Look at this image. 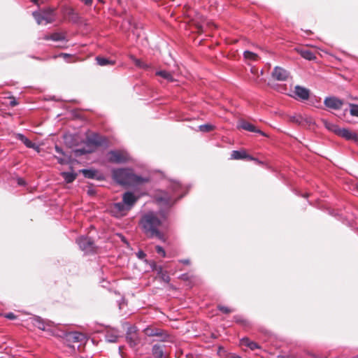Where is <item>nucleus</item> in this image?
<instances>
[{
	"label": "nucleus",
	"mask_w": 358,
	"mask_h": 358,
	"mask_svg": "<svg viewBox=\"0 0 358 358\" xmlns=\"http://www.w3.org/2000/svg\"><path fill=\"white\" fill-rule=\"evenodd\" d=\"M33 17L38 25L50 24L55 21V8L48 7L33 13Z\"/></svg>",
	"instance_id": "3"
},
{
	"label": "nucleus",
	"mask_w": 358,
	"mask_h": 358,
	"mask_svg": "<svg viewBox=\"0 0 358 358\" xmlns=\"http://www.w3.org/2000/svg\"><path fill=\"white\" fill-rule=\"evenodd\" d=\"M50 38L52 41H61L65 40V36L63 34L59 32H55L50 34Z\"/></svg>",
	"instance_id": "30"
},
{
	"label": "nucleus",
	"mask_w": 358,
	"mask_h": 358,
	"mask_svg": "<svg viewBox=\"0 0 358 358\" xmlns=\"http://www.w3.org/2000/svg\"><path fill=\"white\" fill-rule=\"evenodd\" d=\"M294 93L302 100H308L310 96L309 90L299 85L295 87Z\"/></svg>",
	"instance_id": "14"
},
{
	"label": "nucleus",
	"mask_w": 358,
	"mask_h": 358,
	"mask_svg": "<svg viewBox=\"0 0 358 358\" xmlns=\"http://www.w3.org/2000/svg\"><path fill=\"white\" fill-rule=\"evenodd\" d=\"M131 58L132 59V60L134 61V64H135V65L136 66L141 67V68H145V65L140 59H136V57H134L133 56H131Z\"/></svg>",
	"instance_id": "38"
},
{
	"label": "nucleus",
	"mask_w": 358,
	"mask_h": 358,
	"mask_svg": "<svg viewBox=\"0 0 358 358\" xmlns=\"http://www.w3.org/2000/svg\"><path fill=\"white\" fill-rule=\"evenodd\" d=\"M5 317L8 319H10V320H14L16 318V316L14 313H7Z\"/></svg>",
	"instance_id": "40"
},
{
	"label": "nucleus",
	"mask_w": 358,
	"mask_h": 358,
	"mask_svg": "<svg viewBox=\"0 0 358 358\" xmlns=\"http://www.w3.org/2000/svg\"><path fill=\"white\" fill-rule=\"evenodd\" d=\"M114 208L120 213L127 212L130 210V209H127V206L123 201L115 203L114 204Z\"/></svg>",
	"instance_id": "27"
},
{
	"label": "nucleus",
	"mask_w": 358,
	"mask_h": 358,
	"mask_svg": "<svg viewBox=\"0 0 358 358\" xmlns=\"http://www.w3.org/2000/svg\"><path fill=\"white\" fill-rule=\"evenodd\" d=\"M242 345L249 348L252 350L260 348V346L252 341H250L248 338H243L241 340Z\"/></svg>",
	"instance_id": "20"
},
{
	"label": "nucleus",
	"mask_w": 358,
	"mask_h": 358,
	"mask_svg": "<svg viewBox=\"0 0 358 358\" xmlns=\"http://www.w3.org/2000/svg\"><path fill=\"white\" fill-rule=\"evenodd\" d=\"M156 201L164 205H169L172 201V198L169 194L163 192L162 194L156 196Z\"/></svg>",
	"instance_id": "18"
},
{
	"label": "nucleus",
	"mask_w": 358,
	"mask_h": 358,
	"mask_svg": "<svg viewBox=\"0 0 358 358\" xmlns=\"http://www.w3.org/2000/svg\"><path fill=\"white\" fill-rule=\"evenodd\" d=\"M138 197L131 192H126L122 195V201L127 206V209H131L138 201Z\"/></svg>",
	"instance_id": "12"
},
{
	"label": "nucleus",
	"mask_w": 358,
	"mask_h": 358,
	"mask_svg": "<svg viewBox=\"0 0 358 358\" xmlns=\"http://www.w3.org/2000/svg\"><path fill=\"white\" fill-rule=\"evenodd\" d=\"M66 13L69 16V20L76 22L78 20V15L75 12L72 8H67Z\"/></svg>",
	"instance_id": "25"
},
{
	"label": "nucleus",
	"mask_w": 358,
	"mask_h": 358,
	"mask_svg": "<svg viewBox=\"0 0 358 358\" xmlns=\"http://www.w3.org/2000/svg\"><path fill=\"white\" fill-rule=\"evenodd\" d=\"M66 340L71 343L82 342L85 340V335L79 332H70L66 336Z\"/></svg>",
	"instance_id": "15"
},
{
	"label": "nucleus",
	"mask_w": 358,
	"mask_h": 358,
	"mask_svg": "<svg viewBox=\"0 0 358 358\" xmlns=\"http://www.w3.org/2000/svg\"><path fill=\"white\" fill-rule=\"evenodd\" d=\"M299 54L301 55V56L302 57H303L306 59L310 60V61L313 60L316 58L314 53L308 49L300 50Z\"/></svg>",
	"instance_id": "21"
},
{
	"label": "nucleus",
	"mask_w": 358,
	"mask_h": 358,
	"mask_svg": "<svg viewBox=\"0 0 358 358\" xmlns=\"http://www.w3.org/2000/svg\"><path fill=\"white\" fill-rule=\"evenodd\" d=\"M324 103L331 109L338 110L343 106V101L335 96H330L324 99Z\"/></svg>",
	"instance_id": "10"
},
{
	"label": "nucleus",
	"mask_w": 358,
	"mask_h": 358,
	"mask_svg": "<svg viewBox=\"0 0 358 358\" xmlns=\"http://www.w3.org/2000/svg\"><path fill=\"white\" fill-rule=\"evenodd\" d=\"M34 325L41 330H45V324L39 317L35 319Z\"/></svg>",
	"instance_id": "36"
},
{
	"label": "nucleus",
	"mask_w": 358,
	"mask_h": 358,
	"mask_svg": "<svg viewBox=\"0 0 358 358\" xmlns=\"http://www.w3.org/2000/svg\"><path fill=\"white\" fill-rule=\"evenodd\" d=\"M243 55L246 59L251 61H257L259 59V56L257 54L248 50L244 52Z\"/></svg>",
	"instance_id": "29"
},
{
	"label": "nucleus",
	"mask_w": 358,
	"mask_h": 358,
	"mask_svg": "<svg viewBox=\"0 0 358 358\" xmlns=\"http://www.w3.org/2000/svg\"><path fill=\"white\" fill-rule=\"evenodd\" d=\"M231 159H236V160L246 159V160L255 161V162H259L257 159L247 154L246 151L244 150L232 151L231 155Z\"/></svg>",
	"instance_id": "11"
},
{
	"label": "nucleus",
	"mask_w": 358,
	"mask_h": 358,
	"mask_svg": "<svg viewBox=\"0 0 358 358\" xmlns=\"http://www.w3.org/2000/svg\"><path fill=\"white\" fill-rule=\"evenodd\" d=\"M271 76L275 80L285 81L289 78V73L282 67L275 66L273 69Z\"/></svg>",
	"instance_id": "9"
},
{
	"label": "nucleus",
	"mask_w": 358,
	"mask_h": 358,
	"mask_svg": "<svg viewBox=\"0 0 358 358\" xmlns=\"http://www.w3.org/2000/svg\"><path fill=\"white\" fill-rule=\"evenodd\" d=\"M156 252L161 255L163 257H166V252L162 246L157 245L155 247Z\"/></svg>",
	"instance_id": "39"
},
{
	"label": "nucleus",
	"mask_w": 358,
	"mask_h": 358,
	"mask_svg": "<svg viewBox=\"0 0 358 358\" xmlns=\"http://www.w3.org/2000/svg\"><path fill=\"white\" fill-rule=\"evenodd\" d=\"M207 26L211 27H215V25L214 24V23L213 22H207Z\"/></svg>",
	"instance_id": "49"
},
{
	"label": "nucleus",
	"mask_w": 358,
	"mask_h": 358,
	"mask_svg": "<svg viewBox=\"0 0 358 358\" xmlns=\"http://www.w3.org/2000/svg\"><path fill=\"white\" fill-rule=\"evenodd\" d=\"M96 60L97 62V64L100 66H106V65H114L115 62L109 60L107 58L101 57H96Z\"/></svg>",
	"instance_id": "24"
},
{
	"label": "nucleus",
	"mask_w": 358,
	"mask_h": 358,
	"mask_svg": "<svg viewBox=\"0 0 358 358\" xmlns=\"http://www.w3.org/2000/svg\"><path fill=\"white\" fill-rule=\"evenodd\" d=\"M158 274L160 275L162 280L166 282H169L170 281V277L166 273V272L164 271L162 268H159L158 271Z\"/></svg>",
	"instance_id": "33"
},
{
	"label": "nucleus",
	"mask_w": 358,
	"mask_h": 358,
	"mask_svg": "<svg viewBox=\"0 0 358 358\" xmlns=\"http://www.w3.org/2000/svg\"><path fill=\"white\" fill-rule=\"evenodd\" d=\"M57 159L58 162H59L60 164H64L65 163L64 159H63L62 158L57 157Z\"/></svg>",
	"instance_id": "46"
},
{
	"label": "nucleus",
	"mask_w": 358,
	"mask_h": 358,
	"mask_svg": "<svg viewBox=\"0 0 358 358\" xmlns=\"http://www.w3.org/2000/svg\"><path fill=\"white\" fill-rule=\"evenodd\" d=\"M234 320L236 323L242 324V325H247L248 324V322L240 315L234 316Z\"/></svg>",
	"instance_id": "34"
},
{
	"label": "nucleus",
	"mask_w": 358,
	"mask_h": 358,
	"mask_svg": "<svg viewBox=\"0 0 358 358\" xmlns=\"http://www.w3.org/2000/svg\"><path fill=\"white\" fill-rule=\"evenodd\" d=\"M70 55L69 54H66V53H61L58 57H63L64 59H66V57H69Z\"/></svg>",
	"instance_id": "45"
},
{
	"label": "nucleus",
	"mask_w": 358,
	"mask_h": 358,
	"mask_svg": "<svg viewBox=\"0 0 358 358\" xmlns=\"http://www.w3.org/2000/svg\"><path fill=\"white\" fill-rule=\"evenodd\" d=\"M79 151H80L81 153H85V152L84 150H80Z\"/></svg>",
	"instance_id": "52"
},
{
	"label": "nucleus",
	"mask_w": 358,
	"mask_h": 358,
	"mask_svg": "<svg viewBox=\"0 0 358 358\" xmlns=\"http://www.w3.org/2000/svg\"><path fill=\"white\" fill-rule=\"evenodd\" d=\"M108 161L115 164H122L127 162L129 159V155L123 150H111L108 152Z\"/></svg>",
	"instance_id": "4"
},
{
	"label": "nucleus",
	"mask_w": 358,
	"mask_h": 358,
	"mask_svg": "<svg viewBox=\"0 0 358 358\" xmlns=\"http://www.w3.org/2000/svg\"><path fill=\"white\" fill-rule=\"evenodd\" d=\"M350 113L352 116L358 117V105L349 103Z\"/></svg>",
	"instance_id": "32"
},
{
	"label": "nucleus",
	"mask_w": 358,
	"mask_h": 358,
	"mask_svg": "<svg viewBox=\"0 0 358 358\" xmlns=\"http://www.w3.org/2000/svg\"><path fill=\"white\" fill-rule=\"evenodd\" d=\"M86 141L87 145H94L96 147L101 146L107 143L108 140L106 137L98 134L93 133L87 136Z\"/></svg>",
	"instance_id": "8"
},
{
	"label": "nucleus",
	"mask_w": 358,
	"mask_h": 358,
	"mask_svg": "<svg viewBox=\"0 0 358 358\" xmlns=\"http://www.w3.org/2000/svg\"><path fill=\"white\" fill-rule=\"evenodd\" d=\"M17 104V102L15 100H13L10 103V105L11 106H15Z\"/></svg>",
	"instance_id": "47"
},
{
	"label": "nucleus",
	"mask_w": 358,
	"mask_h": 358,
	"mask_svg": "<svg viewBox=\"0 0 358 358\" xmlns=\"http://www.w3.org/2000/svg\"><path fill=\"white\" fill-rule=\"evenodd\" d=\"M355 358H358V357H355Z\"/></svg>",
	"instance_id": "55"
},
{
	"label": "nucleus",
	"mask_w": 358,
	"mask_h": 358,
	"mask_svg": "<svg viewBox=\"0 0 358 358\" xmlns=\"http://www.w3.org/2000/svg\"><path fill=\"white\" fill-rule=\"evenodd\" d=\"M338 136L342 138H345L346 140H353L355 141H358V135L350 131L345 128H340L339 131H338Z\"/></svg>",
	"instance_id": "13"
},
{
	"label": "nucleus",
	"mask_w": 358,
	"mask_h": 358,
	"mask_svg": "<svg viewBox=\"0 0 358 358\" xmlns=\"http://www.w3.org/2000/svg\"><path fill=\"white\" fill-rule=\"evenodd\" d=\"M44 38H45V40H51V38H50V35H47V36H45L44 37Z\"/></svg>",
	"instance_id": "50"
},
{
	"label": "nucleus",
	"mask_w": 358,
	"mask_h": 358,
	"mask_svg": "<svg viewBox=\"0 0 358 358\" xmlns=\"http://www.w3.org/2000/svg\"><path fill=\"white\" fill-rule=\"evenodd\" d=\"M83 3H84L87 6H91L92 3V0H80Z\"/></svg>",
	"instance_id": "41"
},
{
	"label": "nucleus",
	"mask_w": 358,
	"mask_h": 358,
	"mask_svg": "<svg viewBox=\"0 0 358 358\" xmlns=\"http://www.w3.org/2000/svg\"><path fill=\"white\" fill-rule=\"evenodd\" d=\"M55 150L57 153L64 154L62 149L59 148L58 145H55Z\"/></svg>",
	"instance_id": "43"
},
{
	"label": "nucleus",
	"mask_w": 358,
	"mask_h": 358,
	"mask_svg": "<svg viewBox=\"0 0 358 358\" xmlns=\"http://www.w3.org/2000/svg\"><path fill=\"white\" fill-rule=\"evenodd\" d=\"M18 182V184H19L20 185H24V183H25V182H24V181L22 178H19V179H18V182Z\"/></svg>",
	"instance_id": "48"
},
{
	"label": "nucleus",
	"mask_w": 358,
	"mask_h": 358,
	"mask_svg": "<svg viewBox=\"0 0 358 358\" xmlns=\"http://www.w3.org/2000/svg\"><path fill=\"white\" fill-rule=\"evenodd\" d=\"M126 340L131 348H135L141 343V338L138 335V329L135 326L128 328L126 334Z\"/></svg>",
	"instance_id": "5"
},
{
	"label": "nucleus",
	"mask_w": 358,
	"mask_h": 358,
	"mask_svg": "<svg viewBox=\"0 0 358 358\" xmlns=\"http://www.w3.org/2000/svg\"><path fill=\"white\" fill-rule=\"evenodd\" d=\"M231 358H241V357H239V356H233V357H231Z\"/></svg>",
	"instance_id": "51"
},
{
	"label": "nucleus",
	"mask_w": 358,
	"mask_h": 358,
	"mask_svg": "<svg viewBox=\"0 0 358 358\" xmlns=\"http://www.w3.org/2000/svg\"><path fill=\"white\" fill-rule=\"evenodd\" d=\"M303 117L301 115H295L289 117V121L298 124H302Z\"/></svg>",
	"instance_id": "35"
},
{
	"label": "nucleus",
	"mask_w": 358,
	"mask_h": 358,
	"mask_svg": "<svg viewBox=\"0 0 358 358\" xmlns=\"http://www.w3.org/2000/svg\"><path fill=\"white\" fill-rule=\"evenodd\" d=\"M156 75L163 78L164 79H165L169 82H173L175 80L173 77V75L170 72L166 71H157Z\"/></svg>",
	"instance_id": "22"
},
{
	"label": "nucleus",
	"mask_w": 358,
	"mask_h": 358,
	"mask_svg": "<svg viewBox=\"0 0 358 358\" xmlns=\"http://www.w3.org/2000/svg\"><path fill=\"white\" fill-rule=\"evenodd\" d=\"M139 225L146 237L156 238L162 242L166 241L165 234L160 230L162 222L154 212H148L142 215Z\"/></svg>",
	"instance_id": "1"
},
{
	"label": "nucleus",
	"mask_w": 358,
	"mask_h": 358,
	"mask_svg": "<svg viewBox=\"0 0 358 358\" xmlns=\"http://www.w3.org/2000/svg\"><path fill=\"white\" fill-rule=\"evenodd\" d=\"M217 309L220 310L221 312L225 314H229L232 312V310L229 308L222 306V305H218Z\"/></svg>",
	"instance_id": "37"
},
{
	"label": "nucleus",
	"mask_w": 358,
	"mask_h": 358,
	"mask_svg": "<svg viewBox=\"0 0 358 358\" xmlns=\"http://www.w3.org/2000/svg\"><path fill=\"white\" fill-rule=\"evenodd\" d=\"M137 256L140 258V259H143L145 257V254L143 252V251H139L137 254Z\"/></svg>",
	"instance_id": "42"
},
{
	"label": "nucleus",
	"mask_w": 358,
	"mask_h": 358,
	"mask_svg": "<svg viewBox=\"0 0 358 358\" xmlns=\"http://www.w3.org/2000/svg\"><path fill=\"white\" fill-rule=\"evenodd\" d=\"M83 176L87 178L93 179L96 176V171L90 169H83L81 170Z\"/></svg>",
	"instance_id": "31"
},
{
	"label": "nucleus",
	"mask_w": 358,
	"mask_h": 358,
	"mask_svg": "<svg viewBox=\"0 0 358 358\" xmlns=\"http://www.w3.org/2000/svg\"><path fill=\"white\" fill-rule=\"evenodd\" d=\"M17 138L21 141L27 148H33L34 150H38V146L35 143H32L30 140H29L26 136H24L22 134H17Z\"/></svg>",
	"instance_id": "19"
},
{
	"label": "nucleus",
	"mask_w": 358,
	"mask_h": 358,
	"mask_svg": "<svg viewBox=\"0 0 358 358\" xmlns=\"http://www.w3.org/2000/svg\"><path fill=\"white\" fill-rule=\"evenodd\" d=\"M62 176L67 183H71L75 180L77 174L69 172H62Z\"/></svg>",
	"instance_id": "23"
},
{
	"label": "nucleus",
	"mask_w": 358,
	"mask_h": 358,
	"mask_svg": "<svg viewBox=\"0 0 358 358\" xmlns=\"http://www.w3.org/2000/svg\"><path fill=\"white\" fill-rule=\"evenodd\" d=\"M324 124L328 130L334 132L336 135L338 134V131H339L340 129V127L338 125L329 122L327 121H324Z\"/></svg>",
	"instance_id": "26"
},
{
	"label": "nucleus",
	"mask_w": 358,
	"mask_h": 358,
	"mask_svg": "<svg viewBox=\"0 0 358 358\" xmlns=\"http://www.w3.org/2000/svg\"><path fill=\"white\" fill-rule=\"evenodd\" d=\"M357 191H358V185L357 186Z\"/></svg>",
	"instance_id": "54"
},
{
	"label": "nucleus",
	"mask_w": 358,
	"mask_h": 358,
	"mask_svg": "<svg viewBox=\"0 0 358 358\" xmlns=\"http://www.w3.org/2000/svg\"><path fill=\"white\" fill-rule=\"evenodd\" d=\"M239 126L241 128H242L244 130L251 131V132L259 133L262 136H265V134L264 132H262V131H260L259 129H257L255 125H253L252 124H251L247 121H245V120L241 121Z\"/></svg>",
	"instance_id": "16"
},
{
	"label": "nucleus",
	"mask_w": 358,
	"mask_h": 358,
	"mask_svg": "<svg viewBox=\"0 0 358 358\" xmlns=\"http://www.w3.org/2000/svg\"><path fill=\"white\" fill-rule=\"evenodd\" d=\"M145 335L148 336H158L160 337L161 341H169V335L166 334V331L162 329L156 328L152 326H149L143 330Z\"/></svg>",
	"instance_id": "6"
},
{
	"label": "nucleus",
	"mask_w": 358,
	"mask_h": 358,
	"mask_svg": "<svg viewBox=\"0 0 358 358\" xmlns=\"http://www.w3.org/2000/svg\"><path fill=\"white\" fill-rule=\"evenodd\" d=\"M113 180L124 186H131L144 183L147 179L136 175L131 169H117L112 172Z\"/></svg>",
	"instance_id": "2"
},
{
	"label": "nucleus",
	"mask_w": 358,
	"mask_h": 358,
	"mask_svg": "<svg viewBox=\"0 0 358 358\" xmlns=\"http://www.w3.org/2000/svg\"><path fill=\"white\" fill-rule=\"evenodd\" d=\"M215 129V127L209 123L201 124L199 127V129L201 132H210L213 131Z\"/></svg>",
	"instance_id": "28"
},
{
	"label": "nucleus",
	"mask_w": 358,
	"mask_h": 358,
	"mask_svg": "<svg viewBox=\"0 0 358 358\" xmlns=\"http://www.w3.org/2000/svg\"><path fill=\"white\" fill-rule=\"evenodd\" d=\"M31 1H32L34 3H36L37 0H31Z\"/></svg>",
	"instance_id": "53"
},
{
	"label": "nucleus",
	"mask_w": 358,
	"mask_h": 358,
	"mask_svg": "<svg viewBox=\"0 0 358 358\" xmlns=\"http://www.w3.org/2000/svg\"><path fill=\"white\" fill-rule=\"evenodd\" d=\"M164 345L155 344L152 348V355L155 358H162L164 355Z\"/></svg>",
	"instance_id": "17"
},
{
	"label": "nucleus",
	"mask_w": 358,
	"mask_h": 358,
	"mask_svg": "<svg viewBox=\"0 0 358 358\" xmlns=\"http://www.w3.org/2000/svg\"><path fill=\"white\" fill-rule=\"evenodd\" d=\"M180 262L185 265H189L190 264V261L189 259H182Z\"/></svg>",
	"instance_id": "44"
},
{
	"label": "nucleus",
	"mask_w": 358,
	"mask_h": 358,
	"mask_svg": "<svg viewBox=\"0 0 358 358\" xmlns=\"http://www.w3.org/2000/svg\"><path fill=\"white\" fill-rule=\"evenodd\" d=\"M76 241L82 250L86 252L94 251V243L91 238L82 236L78 238Z\"/></svg>",
	"instance_id": "7"
}]
</instances>
